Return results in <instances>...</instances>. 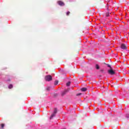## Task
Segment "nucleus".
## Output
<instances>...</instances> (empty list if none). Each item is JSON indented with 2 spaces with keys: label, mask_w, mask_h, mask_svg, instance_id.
Listing matches in <instances>:
<instances>
[{
  "label": "nucleus",
  "mask_w": 129,
  "mask_h": 129,
  "mask_svg": "<svg viewBox=\"0 0 129 129\" xmlns=\"http://www.w3.org/2000/svg\"><path fill=\"white\" fill-rule=\"evenodd\" d=\"M45 80L46 81H51L52 80V76L47 75L45 76Z\"/></svg>",
  "instance_id": "nucleus-1"
},
{
  "label": "nucleus",
  "mask_w": 129,
  "mask_h": 129,
  "mask_svg": "<svg viewBox=\"0 0 129 129\" xmlns=\"http://www.w3.org/2000/svg\"><path fill=\"white\" fill-rule=\"evenodd\" d=\"M108 73L110 74V75H113L115 74V72H114V71L112 70V69H111L110 70L108 71Z\"/></svg>",
  "instance_id": "nucleus-2"
},
{
  "label": "nucleus",
  "mask_w": 129,
  "mask_h": 129,
  "mask_svg": "<svg viewBox=\"0 0 129 129\" xmlns=\"http://www.w3.org/2000/svg\"><path fill=\"white\" fill-rule=\"evenodd\" d=\"M120 47L123 49V50H126L127 49V47L124 43L121 44Z\"/></svg>",
  "instance_id": "nucleus-3"
},
{
  "label": "nucleus",
  "mask_w": 129,
  "mask_h": 129,
  "mask_svg": "<svg viewBox=\"0 0 129 129\" xmlns=\"http://www.w3.org/2000/svg\"><path fill=\"white\" fill-rule=\"evenodd\" d=\"M57 4L58 5H59V6H60L61 7L63 6H65V4H64L62 1H58Z\"/></svg>",
  "instance_id": "nucleus-4"
},
{
  "label": "nucleus",
  "mask_w": 129,
  "mask_h": 129,
  "mask_svg": "<svg viewBox=\"0 0 129 129\" xmlns=\"http://www.w3.org/2000/svg\"><path fill=\"white\" fill-rule=\"evenodd\" d=\"M67 92H68V91L67 90H64L61 94V95L63 96V95H65V94H66V93H67Z\"/></svg>",
  "instance_id": "nucleus-5"
},
{
  "label": "nucleus",
  "mask_w": 129,
  "mask_h": 129,
  "mask_svg": "<svg viewBox=\"0 0 129 129\" xmlns=\"http://www.w3.org/2000/svg\"><path fill=\"white\" fill-rule=\"evenodd\" d=\"M81 91H83V92L87 91V88H82L81 89Z\"/></svg>",
  "instance_id": "nucleus-6"
},
{
  "label": "nucleus",
  "mask_w": 129,
  "mask_h": 129,
  "mask_svg": "<svg viewBox=\"0 0 129 129\" xmlns=\"http://www.w3.org/2000/svg\"><path fill=\"white\" fill-rule=\"evenodd\" d=\"M55 115H56V114H55L54 113H53L50 116V119H52L53 117H54V116H55Z\"/></svg>",
  "instance_id": "nucleus-7"
},
{
  "label": "nucleus",
  "mask_w": 129,
  "mask_h": 129,
  "mask_svg": "<svg viewBox=\"0 0 129 129\" xmlns=\"http://www.w3.org/2000/svg\"><path fill=\"white\" fill-rule=\"evenodd\" d=\"M13 85L10 84V85H9V87H8V88H9V89H12V88H13Z\"/></svg>",
  "instance_id": "nucleus-8"
},
{
  "label": "nucleus",
  "mask_w": 129,
  "mask_h": 129,
  "mask_svg": "<svg viewBox=\"0 0 129 129\" xmlns=\"http://www.w3.org/2000/svg\"><path fill=\"white\" fill-rule=\"evenodd\" d=\"M57 108H55L53 113L56 114V113H57Z\"/></svg>",
  "instance_id": "nucleus-9"
},
{
  "label": "nucleus",
  "mask_w": 129,
  "mask_h": 129,
  "mask_svg": "<svg viewBox=\"0 0 129 129\" xmlns=\"http://www.w3.org/2000/svg\"><path fill=\"white\" fill-rule=\"evenodd\" d=\"M70 84H71V82H68L67 83V86H70Z\"/></svg>",
  "instance_id": "nucleus-10"
},
{
  "label": "nucleus",
  "mask_w": 129,
  "mask_h": 129,
  "mask_svg": "<svg viewBox=\"0 0 129 129\" xmlns=\"http://www.w3.org/2000/svg\"><path fill=\"white\" fill-rule=\"evenodd\" d=\"M96 69H99V66H98V64L96 65Z\"/></svg>",
  "instance_id": "nucleus-11"
},
{
  "label": "nucleus",
  "mask_w": 129,
  "mask_h": 129,
  "mask_svg": "<svg viewBox=\"0 0 129 129\" xmlns=\"http://www.w3.org/2000/svg\"><path fill=\"white\" fill-rule=\"evenodd\" d=\"M1 127L4 129V127H5V124H1Z\"/></svg>",
  "instance_id": "nucleus-12"
},
{
  "label": "nucleus",
  "mask_w": 129,
  "mask_h": 129,
  "mask_svg": "<svg viewBox=\"0 0 129 129\" xmlns=\"http://www.w3.org/2000/svg\"><path fill=\"white\" fill-rule=\"evenodd\" d=\"M58 81H55L54 82V85H57V84H58Z\"/></svg>",
  "instance_id": "nucleus-13"
},
{
  "label": "nucleus",
  "mask_w": 129,
  "mask_h": 129,
  "mask_svg": "<svg viewBox=\"0 0 129 129\" xmlns=\"http://www.w3.org/2000/svg\"><path fill=\"white\" fill-rule=\"evenodd\" d=\"M70 15V12H68L67 13V16H69Z\"/></svg>",
  "instance_id": "nucleus-14"
},
{
  "label": "nucleus",
  "mask_w": 129,
  "mask_h": 129,
  "mask_svg": "<svg viewBox=\"0 0 129 129\" xmlns=\"http://www.w3.org/2000/svg\"><path fill=\"white\" fill-rule=\"evenodd\" d=\"M106 17H109V13H106Z\"/></svg>",
  "instance_id": "nucleus-15"
},
{
  "label": "nucleus",
  "mask_w": 129,
  "mask_h": 129,
  "mask_svg": "<svg viewBox=\"0 0 129 129\" xmlns=\"http://www.w3.org/2000/svg\"><path fill=\"white\" fill-rule=\"evenodd\" d=\"M107 67H109V68H110V69H112V68H111V66H110V65H109V64H107Z\"/></svg>",
  "instance_id": "nucleus-16"
},
{
  "label": "nucleus",
  "mask_w": 129,
  "mask_h": 129,
  "mask_svg": "<svg viewBox=\"0 0 129 129\" xmlns=\"http://www.w3.org/2000/svg\"><path fill=\"white\" fill-rule=\"evenodd\" d=\"M82 94V93H79L77 94V96H79V95H81Z\"/></svg>",
  "instance_id": "nucleus-17"
},
{
  "label": "nucleus",
  "mask_w": 129,
  "mask_h": 129,
  "mask_svg": "<svg viewBox=\"0 0 129 129\" xmlns=\"http://www.w3.org/2000/svg\"><path fill=\"white\" fill-rule=\"evenodd\" d=\"M100 72H102V73H103V72H104V71L103 70H101Z\"/></svg>",
  "instance_id": "nucleus-18"
},
{
  "label": "nucleus",
  "mask_w": 129,
  "mask_h": 129,
  "mask_svg": "<svg viewBox=\"0 0 129 129\" xmlns=\"http://www.w3.org/2000/svg\"><path fill=\"white\" fill-rule=\"evenodd\" d=\"M110 1V0H106V2H107V3H108V2H109Z\"/></svg>",
  "instance_id": "nucleus-19"
},
{
  "label": "nucleus",
  "mask_w": 129,
  "mask_h": 129,
  "mask_svg": "<svg viewBox=\"0 0 129 129\" xmlns=\"http://www.w3.org/2000/svg\"><path fill=\"white\" fill-rule=\"evenodd\" d=\"M107 11H109V10H108V8H107Z\"/></svg>",
  "instance_id": "nucleus-20"
}]
</instances>
